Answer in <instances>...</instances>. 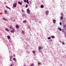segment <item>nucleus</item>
<instances>
[{"instance_id":"obj_6","label":"nucleus","mask_w":66,"mask_h":66,"mask_svg":"<svg viewBox=\"0 0 66 66\" xmlns=\"http://www.w3.org/2000/svg\"><path fill=\"white\" fill-rule=\"evenodd\" d=\"M38 49L39 51H40L41 49H42V47H40V46H39L38 47Z\"/></svg>"},{"instance_id":"obj_4","label":"nucleus","mask_w":66,"mask_h":66,"mask_svg":"<svg viewBox=\"0 0 66 66\" xmlns=\"http://www.w3.org/2000/svg\"><path fill=\"white\" fill-rule=\"evenodd\" d=\"M27 12L28 14H29L30 13V10L29 9H27Z\"/></svg>"},{"instance_id":"obj_29","label":"nucleus","mask_w":66,"mask_h":66,"mask_svg":"<svg viewBox=\"0 0 66 66\" xmlns=\"http://www.w3.org/2000/svg\"><path fill=\"white\" fill-rule=\"evenodd\" d=\"M60 29H61V28H58V30H60Z\"/></svg>"},{"instance_id":"obj_26","label":"nucleus","mask_w":66,"mask_h":66,"mask_svg":"<svg viewBox=\"0 0 66 66\" xmlns=\"http://www.w3.org/2000/svg\"><path fill=\"white\" fill-rule=\"evenodd\" d=\"M10 59H12V56H11L10 57Z\"/></svg>"},{"instance_id":"obj_1","label":"nucleus","mask_w":66,"mask_h":66,"mask_svg":"<svg viewBox=\"0 0 66 66\" xmlns=\"http://www.w3.org/2000/svg\"><path fill=\"white\" fill-rule=\"evenodd\" d=\"M65 31L64 30L62 29V32L63 33H64V34H66V29H65Z\"/></svg>"},{"instance_id":"obj_28","label":"nucleus","mask_w":66,"mask_h":66,"mask_svg":"<svg viewBox=\"0 0 66 66\" xmlns=\"http://www.w3.org/2000/svg\"><path fill=\"white\" fill-rule=\"evenodd\" d=\"M38 65H40V63L39 62L38 63Z\"/></svg>"},{"instance_id":"obj_8","label":"nucleus","mask_w":66,"mask_h":66,"mask_svg":"<svg viewBox=\"0 0 66 66\" xmlns=\"http://www.w3.org/2000/svg\"><path fill=\"white\" fill-rule=\"evenodd\" d=\"M13 61H15V62L16 61V58H13Z\"/></svg>"},{"instance_id":"obj_12","label":"nucleus","mask_w":66,"mask_h":66,"mask_svg":"<svg viewBox=\"0 0 66 66\" xmlns=\"http://www.w3.org/2000/svg\"><path fill=\"white\" fill-rule=\"evenodd\" d=\"M18 3L19 4H20V5L21 4H22L20 2H18Z\"/></svg>"},{"instance_id":"obj_9","label":"nucleus","mask_w":66,"mask_h":66,"mask_svg":"<svg viewBox=\"0 0 66 66\" xmlns=\"http://www.w3.org/2000/svg\"><path fill=\"white\" fill-rule=\"evenodd\" d=\"M40 6L41 8H43L44 6L43 5H41Z\"/></svg>"},{"instance_id":"obj_33","label":"nucleus","mask_w":66,"mask_h":66,"mask_svg":"<svg viewBox=\"0 0 66 66\" xmlns=\"http://www.w3.org/2000/svg\"><path fill=\"white\" fill-rule=\"evenodd\" d=\"M60 31H62V29L60 28Z\"/></svg>"},{"instance_id":"obj_3","label":"nucleus","mask_w":66,"mask_h":66,"mask_svg":"<svg viewBox=\"0 0 66 66\" xmlns=\"http://www.w3.org/2000/svg\"><path fill=\"white\" fill-rule=\"evenodd\" d=\"M13 6L14 7H16V6H17V4H16V3H14L13 4Z\"/></svg>"},{"instance_id":"obj_17","label":"nucleus","mask_w":66,"mask_h":66,"mask_svg":"<svg viewBox=\"0 0 66 66\" xmlns=\"http://www.w3.org/2000/svg\"><path fill=\"white\" fill-rule=\"evenodd\" d=\"M16 28H19V26H18V25H16Z\"/></svg>"},{"instance_id":"obj_34","label":"nucleus","mask_w":66,"mask_h":66,"mask_svg":"<svg viewBox=\"0 0 66 66\" xmlns=\"http://www.w3.org/2000/svg\"><path fill=\"white\" fill-rule=\"evenodd\" d=\"M7 8L9 9V10H10V9H11V8L9 7H8Z\"/></svg>"},{"instance_id":"obj_10","label":"nucleus","mask_w":66,"mask_h":66,"mask_svg":"<svg viewBox=\"0 0 66 66\" xmlns=\"http://www.w3.org/2000/svg\"><path fill=\"white\" fill-rule=\"evenodd\" d=\"M23 23H25V22H27V21L26 20H24V21H23Z\"/></svg>"},{"instance_id":"obj_24","label":"nucleus","mask_w":66,"mask_h":66,"mask_svg":"<svg viewBox=\"0 0 66 66\" xmlns=\"http://www.w3.org/2000/svg\"><path fill=\"white\" fill-rule=\"evenodd\" d=\"M24 2L26 3L27 2V1L26 0H24Z\"/></svg>"},{"instance_id":"obj_31","label":"nucleus","mask_w":66,"mask_h":66,"mask_svg":"<svg viewBox=\"0 0 66 66\" xmlns=\"http://www.w3.org/2000/svg\"><path fill=\"white\" fill-rule=\"evenodd\" d=\"M48 39H50V37H48Z\"/></svg>"},{"instance_id":"obj_37","label":"nucleus","mask_w":66,"mask_h":66,"mask_svg":"<svg viewBox=\"0 0 66 66\" xmlns=\"http://www.w3.org/2000/svg\"><path fill=\"white\" fill-rule=\"evenodd\" d=\"M7 12V11L5 10V12Z\"/></svg>"},{"instance_id":"obj_15","label":"nucleus","mask_w":66,"mask_h":66,"mask_svg":"<svg viewBox=\"0 0 66 66\" xmlns=\"http://www.w3.org/2000/svg\"><path fill=\"white\" fill-rule=\"evenodd\" d=\"M7 37L8 39H10V36H7Z\"/></svg>"},{"instance_id":"obj_40","label":"nucleus","mask_w":66,"mask_h":66,"mask_svg":"<svg viewBox=\"0 0 66 66\" xmlns=\"http://www.w3.org/2000/svg\"><path fill=\"white\" fill-rule=\"evenodd\" d=\"M5 14H6V12H5Z\"/></svg>"},{"instance_id":"obj_36","label":"nucleus","mask_w":66,"mask_h":66,"mask_svg":"<svg viewBox=\"0 0 66 66\" xmlns=\"http://www.w3.org/2000/svg\"><path fill=\"white\" fill-rule=\"evenodd\" d=\"M6 7H7V8H8V7L6 6Z\"/></svg>"},{"instance_id":"obj_41","label":"nucleus","mask_w":66,"mask_h":66,"mask_svg":"<svg viewBox=\"0 0 66 66\" xmlns=\"http://www.w3.org/2000/svg\"><path fill=\"white\" fill-rule=\"evenodd\" d=\"M14 56H14H15V55Z\"/></svg>"},{"instance_id":"obj_23","label":"nucleus","mask_w":66,"mask_h":66,"mask_svg":"<svg viewBox=\"0 0 66 66\" xmlns=\"http://www.w3.org/2000/svg\"><path fill=\"white\" fill-rule=\"evenodd\" d=\"M27 2L28 4H29V1H28V0H27Z\"/></svg>"},{"instance_id":"obj_16","label":"nucleus","mask_w":66,"mask_h":66,"mask_svg":"<svg viewBox=\"0 0 66 66\" xmlns=\"http://www.w3.org/2000/svg\"><path fill=\"white\" fill-rule=\"evenodd\" d=\"M36 52L35 51H34L33 52H32L34 54Z\"/></svg>"},{"instance_id":"obj_25","label":"nucleus","mask_w":66,"mask_h":66,"mask_svg":"<svg viewBox=\"0 0 66 66\" xmlns=\"http://www.w3.org/2000/svg\"><path fill=\"white\" fill-rule=\"evenodd\" d=\"M3 19L4 20H6V19L4 18H3Z\"/></svg>"},{"instance_id":"obj_21","label":"nucleus","mask_w":66,"mask_h":66,"mask_svg":"<svg viewBox=\"0 0 66 66\" xmlns=\"http://www.w3.org/2000/svg\"><path fill=\"white\" fill-rule=\"evenodd\" d=\"M62 45H65V43H64V42H62Z\"/></svg>"},{"instance_id":"obj_27","label":"nucleus","mask_w":66,"mask_h":66,"mask_svg":"<svg viewBox=\"0 0 66 66\" xmlns=\"http://www.w3.org/2000/svg\"><path fill=\"white\" fill-rule=\"evenodd\" d=\"M28 5L26 4V7H28Z\"/></svg>"},{"instance_id":"obj_32","label":"nucleus","mask_w":66,"mask_h":66,"mask_svg":"<svg viewBox=\"0 0 66 66\" xmlns=\"http://www.w3.org/2000/svg\"><path fill=\"white\" fill-rule=\"evenodd\" d=\"M60 25H62V23H61V22H60Z\"/></svg>"},{"instance_id":"obj_35","label":"nucleus","mask_w":66,"mask_h":66,"mask_svg":"<svg viewBox=\"0 0 66 66\" xmlns=\"http://www.w3.org/2000/svg\"><path fill=\"white\" fill-rule=\"evenodd\" d=\"M22 32H23V33H24V31H22Z\"/></svg>"},{"instance_id":"obj_14","label":"nucleus","mask_w":66,"mask_h":66,"mask_svg":"<svg viewBox=\"0 0 66 66\" xmlns=\"http://www.w3.org/2000/svg\"><path fill=\"white\" fill-rule=\"evenodd\" d=\"M53 21H54L53 22V23H55V22L56 21L55 20H53Z\"/></svg>"},{"instance_id":"obj_38","label":"nucleus","mask_w":66,"mask_h":66,"mask_svg":"<svg viewBox=\"0 0 66 66\" xmlns=\"http://www.w3.org/2000/svg\"><path fill=\"white\" fill-rule=\"evenodd\" d=\"M10 66H13V65L12 64H11Z\"/></svg>"},{"instance_id":"obj_11","label":"nucleus","mask_w":66,"mask_h":66,"mask_svg":"<svg viewBox=\"0 0 66 66\" xmlns=\"http://www.w3.org/2000/svg\"><path fill=\"white\" fill-rule=\"evenodd\" d=\"M10 29H13V27H12V26H10Z\"/></svg>"},{"instance_id":"obj_30","label":"nucleus","mask_w":66,"mask_h":66,"mask_svg":"<svg viewBox=\"0 0 66 66\" xmlns=\"http://www.w3.org/2000/svg\"><path fill=\"white\" fill-rule=\"evenodd\" d=\"M21 11H22V12H24V11L23 10V9L21 10Z\"/></svg>"},{"instance_id":"obj_2","label":"nucleus","mask_w":66,"mask_h":66,"mask_svg":"<svg viewBox=\"0 0 66 66\" xmlns=\"http://www.w3.org/2000/svg\"><path fill=\"white\" fill-rule=\"evenodd\" d=\"M14 31H15V29L14 28H13L12 30L11 31V33H14Z\"/></svg>"},{"instance_id":"obj_5","label":"nucleus","mask_w":66,"mask_h":66,"mask_svg":"<svg viewBox=\"0 0 66 66\" xmlns=\"http://www.w3.org/2000/svg\"><path fill=\"white\" fill-rule=\"evenodd\" d=\"M63 27L65 30H66V25L64 24L63 25Z\"/></svg>"},{"instance_id":"obj_19","label":"nucleus","mask_w":66,"mask_h":66,"mask_svg":"<svg viewBox=\"0 0 66 66\" xmlns=\"http://www.w3.org/2000/svg\"><path fill=\"white\" fill-rule=\"evenodd\" d=\"M30 66H34V64L33 63H31L30 65Z\"/></svg>"},{"instance_id":"obj_18","label":"nucleus","mask_w":66,"mask_h":66,"mask_svg":"<svg viewBox=\"0 0 66 66\" xmlns=\"http://www.w3.org/2000/svg\"><path fill=\"white\" fill-rule=\"evenodd\" d=\"M60 18L61 19H63V16H61Z\"/></svg>"},{"instance_id":"obj_20","label":"nucleus","mask_w":66,"mask_h":66,"mask_svg":"<svg viewBox=\"0 0 66 66\" xmlns=\"http://www.w3.org/2000/svg\"><path fill=\"white\" fill-rule=\"evenodd\" d=\"M51 37L52 38H55L54 36H51Z\"/></svg>"},{"instance_id":"obj_22","label":"nucleus","mask_w":66,"mask_h":66,"mask_svg":"<svg viewBox=\"0 0 66 66\" xmlns=\"http://www.w3.org/2000/svg\"><path fill=\"white\" fill-rule=\"evenodd\" d=\"M61 16H63V14L62 13H61Z\"/></svg>"},{"instance_id":"obj_39","label":"nucleus","mask_w":66,"mask_h":66,"mask_svg":"<svg viewBox=\"0 0 66 66\" xmlns=\"http://www.w3.org/2000/svg\"><path fill=\"white\" fill-rule=\"evenodd\" d=\"M6 21H8V20H7L6 19Z\"/></svg>"},{"instance_id":"obj_13","label":"nucleus","mask_w":66,"mask_h":66,"mask_svg":"<svg viewBox=\"0 0 66 66\" xmlns=\"http://www.w3.org/2000/svg\"><path fill=\"white\" fill-rule=\"evenodd\" d=\"M48 11H46V14H47V15H48Z\"/></svg>"},{"instance_id":"obj_7","label":"nucleus","mask_w":66,"mask_h":66,"mask_svg":"<svg viewBox=\"0 0 66 66\" xmlns=\"http://www.w3.org/2000/svg\"><path fill=\"white\" fill-rule=\"evenodd\" d=\"M5 30L7 31V32H9V30L8 29V28H6L5 29Z\"/></svg>"}]
</instances>
